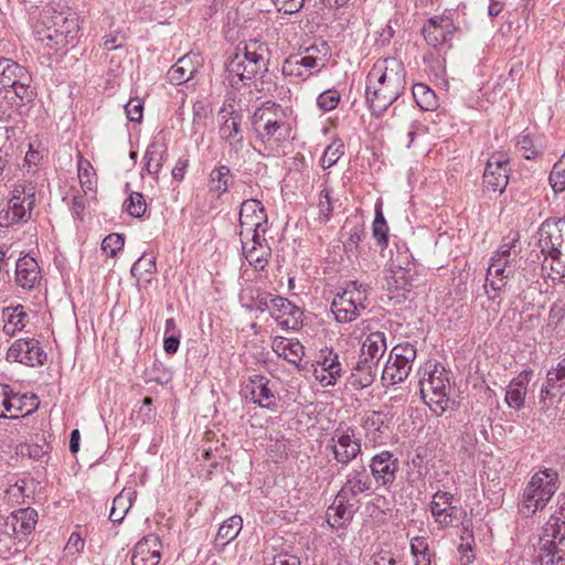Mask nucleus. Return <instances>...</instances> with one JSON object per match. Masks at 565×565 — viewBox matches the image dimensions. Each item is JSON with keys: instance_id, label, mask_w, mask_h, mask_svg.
<instances>
[{"instance_id": "34", "label": "nucleus", "mask_w": 565, "mask_h": 565, "mask_svg": "<svg viewBox=\"0 0 565 565\" xmlns=\"http://www.w3.org/2000/svg\"><path fill=\"white\" fill-rule=\"evenodd\" d=\"M243 526V519L239 515H232L218 527L214 548L222 551L230 542L237 537Z\"/></svg>"}, {"instance_id": "11", "label": "nucleus", "mask_w": 565, "mask_h": 565, "mask_svg": "<svg viewBox=\"0 0 565 565\" xmlns=\"http://www.w3.org/2000/svg\"><path fill=\"white\" fill-rule=\"evenodd\" d=\"M434 366L428 372V379L426 380L429 384L431 394L429 402L426 401V405L429 406L430 411L437 416L444 414L449 406L448 393L450 391V382L448 373L444 366H439L437 363L431 364L430 361L426 362V370Z\"/></svg>"}, {"instance_id": "63", "label": "nucleus", "mask_w": 565, "mask_h": 565, "mask_svg": "<svg viewBox=\"0 0 565 565\" xmlns=\"http://www.w3.org/2000/svg\"><path fill=\"white\" fill-rule=\"evenodd\" d=\"M385 415L381 412H372L364 419V428L366 430L380 431L384 425Z\"/></svg>"}, {"instance_id": "41", "label": "nucleus", "mask_w": 565, "mask_h": 565, "mask_svg": "<svg viewBox=\"0 0 565 565\" xmlns=\"http://www.w3.org/2000/svg\"><path fill=\"white\" fill-rule=\"evenodd\" d=\"M13 530L18 534H29L38 522V512L32 508L18 510L13 515Z\"/></svg>"}, {"instance_id": "6", "label": "nucleus", "mask_w": 565, "mask_h": 565, "mask_svg": "<svg viewBox=\"0 0 565 565\" xmlns=\"http://www.w3.org/2000/svg\"><path fill=\"white\" fill-rule=\"evenodd\" d=\"M270 52L266 43L257 39L245 43L242 52H236L227 62V79L230 84L238 88L245 81H250L257 75L267 72Z\"/></svg>"}, {"instance_id": "25", "label": "nucleus", "mask_w": 565, "mask_h": 565, "mask_svg": "<svg viewBox=\"0 0 565 565\" xmlns=\"http://www.w3.org/2000/svg\"><path fill=\"white\" fill-rule=\"evenodd\" d=\"M246 388L249 390L252 402L259 407L273 411L277 406L275 391L267 377L255 375L249 380Z\"/></svg>"}, {"instance_id": "2", "label": "nucleus", "mask_w": 565, "mask_h": 565, "mask_svg": "<svg viewBox=\"0 0 565 565\" xmlns=\"http://www.w3.org/2000/svg\"><path fill=\"white\" fill-rule=\"evenodd\" d=\"M58 6L60 2L51 0L43 8L34 29L40 41L46 42L50 47L62 49L76 41L79 24L75 11L68 7H63L57 11L56 7Z\"/></svg>"}, {"instance_id": "48", "label": "nucleus", "mask_w": 565, "mask_h": 565, "mask_svg": "<svg viewBox=\"0 0 565 565\" xmlns=\"http://www.w3.org/2000/svg\"><path fill=\"white\" fill-rule=\"evenodd\" d=\"M548 180L555 193H559L565 190V153L554 164Z\"/></svg>"}, {"instance_id": "17", "label": "nucleus", "mask_w": 565, "mask_h": 565, "mask_svg": "<svg viewBox=\"0 0 565 565\" xmlns=\"http://www.w3.org/2000/svg\"><path fill=\"white\" fill-rule=\"evenodd\" d=\"M312 373L322 386H331L341 376L339 355L330 348L320 350L317 361L312 364Z\"/></svg>"}, {"instance_id": "33", "label": "nucleus", "mask_w": 565, "mask_h": 565, "mask_svg": "<svg viewBox=\"0 0 565 565\" xmlns=\"http://www.w3.org/2000/svg\"><path fill=\"white\" fill-rule=\"evenodd\" d=\"M412 367L403 363L391 352L388 360L382 370V381L385 385H395L407 379Z\"/></svg>"}, {"instance_id": "37", "label": "nucleus", "mask_w": 565, "mask_h": 565, "mask_svg": "<svg viewBox=\"0 0 565 565\" xmlns=\"http://www.w3.org/2000/svg\"><path fill=\"white\" fill-rule=\"evenodd\" d=\"M273 350L286 361L297 365L303 356V345L299 341L280 338L273 342Z\"/></svg>"}, {"instance_id": "8", "label": "nucleus", "mask_w": 565, "mask_h": 565, "mask_svg": "<svg viewBox=\"0 0 565 565\" xmlns=\"http://www.w3.org/2000/svg\"><path fill=\"white\" fill-rule=\"evenodd\" d=\"M366 298V288L359 285L358 281H351L343 292L334 297L331 303V311L335 320L340 323L354 321L365 309Z\"/></svg>"}, {"instance_id": "38", "label": "nucleus", "mask_w": 565, "mask_h": 565, "mask_svg": "<svg viewBox=\"0 0 565 565\" xmlns=\"http://www.w3.org/2000/svg\"><path fill=\"white\" fill-rule=\"evenodd\" d=\"M210 191L216 193L217 196L226 193L233 184L234 177L227 166H218L210 173Z\"/></svg>"}, {"instance_id": "15", "label": "nucleus", "mask_w": 565, "mask_h": 565, "mask_svg": "<svg viewBox=\"0 0 565 565\" xmlns=\"http://www.w3.org/2000/svg\"><path fill=\"white\" fill-rule=\"evenodd\" d=\"M46 354L40 345V342L33 338L15 340L7 352L9 362H19L28 366L42 365Z\"/></svg>"}, {"instance_id": "51", "label": "nucleus", "mask_w": 565, "mask_h": 565, "mask_svg": "<svg viewBox=\"0 0 565 565\" xmlns=\"http://www.w3.org/2000/svg\"><path fill=\"white\" fill-rule=\"evenodd\" d=\"M343 148L344 146L341 141H333L331 145H329L320 160L321 167L327 169L335 164L340 157L343 154Z\"/></svg>"}, {"instance_id": "14", "label": "nucleus", "mask_w": 565, "mask_h": 565, "mask_svg": "<svg viewBox=\"0 0 565 565\" xmlns=\"http://www.w3.org/2000/svg\"><path fill=\"white\" fill-rule=\"evenodd\" d=\"M331 443L333 457L342 466H348L361 452V440L352 428H337Z\"/></svg>"}, {"instance_id": "28", "label": "nucleus", "mask_w": 565, "mask_h": 565, "mask_svg": "<svg viewBox=\"0 0 565 565\" xmlns=\"http://www.w3.org/2000/svg\"><path fill=\"white\" fill-rule=\"evenodd\" d=\"M531 375V370H524L509 383L505 392V402L509 407L518 411L523 408Z\"/></svg>"}, {"instance_id": "55", "label": "nucleus", "mask_w": 565, "mask_h": 565, "mask_svg": "<svg viewBox=\"0 0 565 565\" xmlns=\"http://www.w3.org/2000/svg\"><path fill=\"white\" fill-rule=\"evenodd\" d=\"M275 298H277V296H274L269 292H257L256 297L252 298V303L248 306V308L259 312L269 311L271 315Z\"/></svg>"}, {"instance_id": "44", "label": "nucleus", "mask_w": 565, "mask_h": 565, "mask_svg": "<svg viewBox=\"0 0 565 565\" xmlns=\"http://www.w3.org/2000/svg\"><path fill=\"white\" fill-rule=\"evenodd\" d=\"M78 180L85 193L93 191L96 184L95 172L90 162L82 154L78 156L77 161Z\"/></svg>"}, {"instance_id": "50", "label": "nucleus", "mask_w": 565, "mask_h": 565, "mask_svg": "<svg viewBox=\"0 0 565 565\" xmlns=\"http://www.w3.org/2000/svg\"><path fill=\"white\" fill-rule=\"evenodd\" d=\"M156 271L154 257H148L146 254L141 255L131 267V275L138 279H142L145 275H151Z\"/></svg>"}, {"instance_id": "26", "label": "nucleus", "mask_w": 565, "mask_h": 565, "mask_svg": "<svg viewBox=\"0 0 565 565\" xmlns=\"http://www.w3.org/2000/svg\"><path fill=\"white\" fill-rule=\"evenodd\" d=\"M386 333L382 330L370 331L362 337L361 354L362 360L377 364L386 352Z\"/></svg>"}, {"instance_id": "7", "label": "nucleus", "mask_w": 565, "mask_h": 565, "mask_svg": "<svg viewBox=\"0 0 565 565\" xmlns=\"http://www.w3.org/2000/svg\"><path fill=\"white\" fill-rule=\"evenodd\" d=\"M559 487L556 470L546 468L535 472L526 484L519 505L524 516H532L543 510Z\"/></svg>"}, {"instance_id": "42", "label": "nucleus", "mask_w": 565, "mask_h": 565, "mask_svg": "<svg viewBox=\"0 0 565 565\" xmlns=\"http://www.w3.org/2000/svg\"><path fill=\"white\" fill-rule=\"evenodd\" d=\"M134 491H121L113 500V507L109 513V520L114 523H120L130 508L132 507Z\"/></svg>"}, {"instance_id": "53", "label": "nucleus", "mask_w": 565, "mask_h": 565, "mask_svg": "<svg viewBox=\"0 0 565 565\" xmlns=\"http://www.w3.org/2000/svg\"><path fill=\"white\" fill-rule=\"evenodd\" d=\"M340 103V94L337 89H327L317 98L318 107L323 111H330L337 108Z\"/></svg>"}, {"instance_id": "45", "label": "nucleus", "mask_w": 565, "mask_h": 565, "mask_svg": "<svg viewBox=\"0 0 565 565\" xmlns=\"http://www.w3.org/2000/svg\"><path fill=\"white\" fill-rule=\"evenodd\" d=\"M145 168L149 174L157 175L164 161V151L157 145H150L145 153Z\"/></svg>"}, {"instance_id": "29", "label": "nucleus", "mask_w": 565, "mask_h": 565, "mask_svg": "<svg viewBox=\"0 0 565 565\" xmlns=\"http://www.w3.org/2000/svg\"><path fill=\"white\" fill-rule=\"evenodd\" d=\"M32 210L13 194L8 202V207L0 212V226L9 227L11 225L26 222L31 217Z\"/></svg>"}, {"instance_id": "30", "label": "nucleus", "mask_w": 565, "mask_h": 565, "mask_svg": "<svg viewBox=\"0 0 565 565\" xmlns=\"http://www.w3.org/2000/svg\"><path fill=\"white\" fill-rule=\"evenodd\" d=\"M196 55L188 53L180 57L177 63L168 71L167 78L172 85H181L190 81L196 72Z\"/></svg>"}, {"instance_id": "40", "label": "nucleus", "mask_w": 565, "mask_h": 565, "mask_svg": "<svg viewBox=\"0 0 565 565\" xmlns=\"http://www.w3.org/2000/svg\"><path fill=\"white\" fill-rule=\"evenodd\" d=\"M23 398L24 396L14 394L9 385L0 384V417H19L20 406H15V402L20 403V401Z\"/></svg>"}, {"instance_id": "13", "label": "nucleus", "mask_w": 565, "mask_h": 565, "mask_svg": "<svg viewBox=\"0 0 565 565\" xmlns=\"http://www.w3.org/2000/svg\"><path fill=\"white\" fill-rule=\"evenodd\" d=\"M510 160L505 154L493 153L483 172V190L501 194L508 183L510 173Z\"/></svg>"}, {"instance_id": "46", "label": "nucleus", "mask_w": 565, "mask_h": 565, "mask_svg": "<svg viewBox=\"0 0 565 565\" xmlns=\"http://www.w3.org/2000/svg\"><path fill=\"white\" fill-rule=\"evenodd\" d=\"M387 232L388 226L383 215L381 206H376L375 209V218L372 225V233L374 238L377 241V244L381 247L387 245Z\"/></svg>"}, {"instance_id": "4", "label": "nucleus", "mask_w": 565, "mask_h": 565, "mask_svg": "<svg viewBox=\"0 0 565 565\" xmlns=\"http://www.w3.org/2000/svg\"><path fill=\"white\" fill-rule=\"evenodd\" d=\"M252 127L257 139L264 146V150L268 151L265 153L259 150L264 157H269L278 150L281 142L286 141L290 134L285 111L275 103H266L254 111Z\"/></svg>"}, {"instance_id": "54", "label": "nucleus", "mask_w": 565, "mask_h": 565, "mask_svg": "<svg viewBox=\"0 0 565 565\" xmlns=\"http://www.w3.org/2000/svg\"><path fill=\"white\" fill-rule=\"evenodd\" d=\"M318 207L319 220L324 223L328 222L333 212V201L328 189L320 191Z\"/></svg>"}, {"instance_id": "56", "label": "nucleus", "mask_w": 565, "mask_h": 565, "mask_svg": "<svg viewBox=\"0 0 565 565\" xmlns=\"http://www.w3.org/2000/svg\"><path fill=\"white\" fill-rule=\"evenodd\" d=\"M363 235H364V230L361 226L355 225V226L351 227L348 233V237L343 243L344 250L348 254H356L358 249H359V244H360Z\"/></svg>"}, {"instance_id": "43", "label": "nucleus", "mask_w": 565, "mask_h": 565, "mask_svg": "<svg viewBox=\"0 0 565 565\" xmlns=\"http://www.w3.org/2000/svg\"><path fill=\"white\" fill-rule=\"evenodd\" d=\"M23 76V67L20 66L17 62L0 57V86L7 87L8 85H12L17 82V77Z\"/></svg>"}, {"instance_id": "24", "label": "nucleus", "mask_w": 565, "mask_h": 565, "mask_svg": "<svg viewBox=\"0 0 565 565\" xmlns=\"http://www.w3.org/2000/svg\"><path fill=\"white\" fill-rule=\"evenodd\" d=\"M351 498H340L337 493L333 503L328 508L327 522L332 529H343L353 518L358 501L352 502Z\"/></svg>"}, {"instance_id": "31", "label": "nucleus", "mask_w": 565, "mask_h": 565, "mask_svg": "<svg viewBox=\"0 0 565 565\" xmlns=\"http://www.w3.org/2000/svg\"><path fill=\"white\" fill-rule=\"evenodd\" d=\"M452 495L449 492L437 491L430 504V511L437 523L441 526L449 525L454 518L455 508L451 505Z\"/></svg>"}, {"instance_id": "23", "label": "nucleus", "mask_w": 565, "mask_h": 565, "mask_svg": "<svg viewBox=\"0 0 565 565\" xmlns=\"http://www.w3.org/2000/svg\"><path fill=\"white\" fill-rule=\"evenodd\" d=\"M372 490V479L364 466L353 468L345 476V482L339 490L340 498L355 499L359 494Z\"/></svg>"}, {"instance_id": "60", "label": "nucleus", "mask_w": 565, "mask_h": 565, "mask_svg": "<svg viewBox=\"0 0 565 565\" xmlns=\"http://www.w3.org/2000/svg\"><path fill=\"white\" fill-rule=\"evenodd\" d=\"M152 398L147 396L143 398L142 405L137 411L136 419L142 424H149L156 418V412L152 408Z\"/></svg>"}, {"instance_id": "59", "label": "nucleus", "mask_w": 565, "mask_h": 565, "mask_svg": "<svg viewBox=\"0 0 565 565\" xmlns=\"http://www.w3.org/2000/svg\"><path fill=\"white\" fill-rule=\"evenodd\" d=\"M516 147L522 151V156L526 159H533L540 154V151L534 147L529 134H523L518 137Z\"/></svg>"}, {"instance_id": "61", "label": "nucleus", "mask_w": 565, "mask_h": 565, "mask_svg": "<svg viewBox=\"0 0 565 565\" xmlns=\"http://www.w3.org/2000/svg\"><path fill=\"white\" fill-rule=\"evenodd\" d=\"M303 1L305 0H273V3L278 11L292 14L302 8Z\"/></svg>"}, {"instance_id": "32", "label": "nucleus", "mask_w": 565, "mask_h": 565, "mask_svg": "<svg viewBox=\"0 0 565 565\" xmlns=\"http://www.w3.org/2000/svg\"><path fill=\"white\" fill-rule=\"evenodd\" d=\"M2 318L4 322L2 331L8 337H14L28 322V315L21 305L4 308L2 310Z\"/></svg>"}, {"instance_id": "27", "label": "nucleus", "mask_w": 565, "mask_h": 565, "mask_svg": "<svg viewBox=\"0 0 565 565\" xmlns=\"http://www.w3.org/2000/svg\"><path fill=\"white\" fill-rule=\"evenodd\" d=\"M455 30L449 15H435L426 20V43L438 45L445 43Z\"/></svg>"}, {"instance_id": "36", "label": "nucleus", "mask_w": 565, "mask_h": 565, "mask_svg": "<svg viewBox=\"0 0 565 565\" xmlns=\"http://www.w3.org/2000/svg\"><path fill=\"white\" fill-rule=\"evenodd\" d=\"M423 465L424 457L418 446L414 451L408 452L406 460V480L417 489L424 487Z\"/></svg>"}, {"instance_id": "47", "label": "nucleus", "mask_w": 565, "mask_h": 565, "mask_svg": "<svg viewBox=\"0 0 565 565\" xmlns=\"http://www.w3.org/2000/svg\"><path fill=\"white\" fill-rule=\"evenodd\" d=\"M124 207L132 217L139 218L143 216L147 210V204L142 193L131 192L124 202Z\"/></svg>"}, {"instance_id": "20", "label": "nucleus", "mask_w": 565, "mask_h": 565, "mask_svg": "<svg viewBox=\"0 0 565 565\" xmlns=\"http://www.w3.org/2000/svg\"><path fill=\"white\" fill-rule=\"evenodd\" d=\"M239 238L246 260L256 270H263L268 265L271 255V249L264 236L249 237V239H246V237Z\"/></svg>"}, {"instance_id": "1", "label": "nucleus", "mask_w": 565, "mask_h": 565, "mask_svg": "<svg viewBox=\"0 0 565 565\" xmlns=\"http://www.w3.org/2000/svg\"><path fill=\"white\" fill-rule=\"evenodd\" d=\"M405 70L395 57L377 60L366 76L365 99L372 115L380 117L402 94Z\"/></svg>"}, {"instance_id": "35", "label": "nucleus", "mask_w": 565, "mask_h": 565, "mask_svg": "<svg viewBox=\"0 0 565 565\" xmlns=\"http://www.w3.org/2000/svg\"><path fill=\"white\" fill-rule=\"evenodd\" d=\"M222 124L220 126V137L224 141L242 136V116L232 110H227L223 107L220 111Z\"/></svg>"}, {"instance_id": "39", "label": "nucleus", "mask_w": 565, "mask_h": 565, "mask_svg": "<svg viewBox=\"0 0 565 565\" xmlns=\"http://www.w3.org/2000/svg\"><path fill=\"white\" fill-rule=\"evenodd\" d=\"M377 364L360 359L351 373V384L356 388L370 386L375 377Z\"/></svg>"}, {"instance_id": "62", "label": "nucleus", "mask_w": 565, "mask_h": 565, "mask_svg": "<svg viewBox=\"0 0 565 565\" xmlns=\"http://www.w3.org/2000/svg\"><path fill=\"white\" fill-rule=\"evenodd\" d=\"M142 109H143V105L139 99H130L125 105V111H126L127 118L130 121L139 122L142 118Z\"/></svg>"}, {"instance_id": "52", "label": "nucleus", "mask_w": 565, "mask_h": 565, "mask_svg": "<svg viewBox=\"0 0 565 565\" xmlns=\"http://www.w3.org/2000/svg\"><path fill=\"white\" fill-rule=\"evenodd\" d=\"M36 188L33 182H24L14 186L12 193L18 194L19 199L24 202L29 209L33 210L35 205Z\"/></svg>"}, {"instance_id": "9", "label": "nucleus", "mask_w": 565, "mask_h": 565, "mask_svg": "<svg viewBox=\"0 0 565 565\" xmlns=\"http://www.w3.org/2000/svg\"><path fill=\"white\" fill-rule=\"evenodd\" d=\"M319 49L311 45L306 49L305 54H296L286 58L281 65V72L290 82L298 83L320 72L326 65V54L318 56Z\"/></svg>"}, {"instance_id": "3", "label": "nucleus", "mask_w": 565, "mask_h": 565, "mask_svg": "<svg viewBox=\"0 0 565 565\" xmlns=\"http://www.w3.org/2000/svg\"><path fill=\"white\" fill-rule=\"evenodd\" d=\"M520 253L519 238L515 237L510 242H503L491 256L483 286L489 300L501 303L499 292L505 289L509 279L514 277L521 262Z\"/></svg>"}, {"instance_id": "10", "label": "nucleus", "mask_w": 565, "mask_h": 565, "mask_svg": "<svg viewBox=\"0 0 565 565\" xmlns=\"http://www.w3.org/2000/svg\"><path fill=\"white\" fill-rule=\"evenodd\" d=\"M239 237L264 236L268 216L263 203L256 199L244 200L239 209Z\"/></svg>"}, {"instance_id": "64", "label": "nucleus", "mask_w": 565, "mask_h": 565, "mask_svg": "<svg viewBox=\"0 0 565 565\" xmlns=\"http://www.w3.org/2000/svg\"><path fill=\"white\" fill-rule=\"evenodd\" d=\"M551 271L547 273L552 280H558L565 286V263L563 264L559 258L552 260L550 264Z\"/></svg>"}, {"instance_id": "5", "label": "nucleus", "mask_w": 565, "mask_h": 565, "mask_svg": "<svg viewBox=\"0 0 565 565\" xmlns=\"http://www.w3.org/2000/svg\"><path fill=\"white\" fill-rule=\"evenodd\" d=\"M557 510L544 524L535 565H565V494L557 497Z\"/></svg>"}, {"instance_id": "22", "label": "nucleus", "mask_w": 565, "mask_h": 565, "mask_svg": "<svg viewBox=\"0 0 565 565\" xmlns=\"http://www.w3.org/2000/svg\"><path fill=\"white\" fill-rule=\"evenodd\" d=\"M41 280V268L35 258L24 255L15 262V282L19 287L32 290Z\"/></svg>"}, {"instance_id": "57", "label": "nucleus", "mask_w": 565, "mask_h": 565, "mask_svg": "<svg viewBox=\"0 0 565 565\" xmlns=\"http://www.w3.org/2000/svg\"><path fill=\"white\" fill-rule=\"evenodd\" d=\"M391 353L411 367L416 359V349L411 343L395 345Z\"/></svg>"}, {"instance_id": "49", "label": "nucleus", "mask_w": 565, "mask_h": 565, "mask_svg": "<svg viewBox=\"0 0 565 565\" xmlns=\"http://www.w3.org/2000/svg\"><path fill=\"white\" fill-rule=\"evenodd\" d=\"M30 75L26 70L23 67V76L17 77V82L12 85H8L7 87L13 88V92L17 97H19L22 102H30L33 97V89L30 86Z\"/></svg>"}, {"instance_id": "21", "label": "nucleus", "mask_w": 565, "mask_h": 565, "mask_svg": "<svg viewBox=\"0 0 565 565\" xmlns=\"http://www.w3.org/2000/svg\"><path fill=\"white\" fill-rule=\"evenodd\" d=\"M161 541L157 535L142 537L135 545L131 556L132 565H158L161 558Z\"/></svg>"}, {"instance_id": "18", "label": "nucleus", "mask_w": 565, "mask_h": 565, "mask_svg": "<svg viewBox=\"0 0 565 565\" xmlns=\"http://www.w3.org/2000/svg\"><path fill=\"white\" fill-rule=\"evenodd\" d=\"M370 468L376 483L388 489L395 481L398 460L392 452L384 450L372 458Z\"/></svg>"}, {"instance_id": "12", "label": "nucleus", "mask_w": 565, "mask_h": 565, "mask_svg": "<svg viewBox=\"0 0 565 565\" xmlns=\"http://www.w3.org/2000/svg\"><path fill=\"white\" fill-rule=\"evenodd\" d=\"M540 246L551 260L565 255V217L547 218L540 227Z\"/></svg>"}, {"instance_id": "19", "label": "nucleus", "mask_w": 565, "mask_h": 565, "mask_svg": "<svg viewBox=\"0 0 565 565\" xmlns=\"http://www.w3.org/2000/svg\"><path fill=\"white\" fill-rule=\"evenodd\" d=\"M274 301L270 316L284 329L298 330L302 324L303 313L301 309L290 302L287 298L280 296H277Z\"/></svg>"}, {"instance_id": "16", "label": "nucleus", "mask_w": 565, "mask_h": 565, "mask_svg": "<svg viewBox=\"0 0 565 565\" xmlns=\"http://www.w3.org/2000/svg\"><path fill=\"white\" fill-rule=\"evenodd\" d=\"M557 396L558 401L565 396V356L546 373V380L540 391L542 409H548Z\"/></svg>"}, {"instance_id": "58", "label": "nucleus", "mask_w": 565, "mask_h": 565, "mask_svg": "<svg viewBox=\"0 0 565 565\" xmlns=\"http://www.w3.org/2000/svg\"><path fill=\"white\" fill-rule=\"evenodd\" d=\"M125 241L120 234H109L102 242V249L110 257L124 247Z\"/></svg>"}]
</instances>
